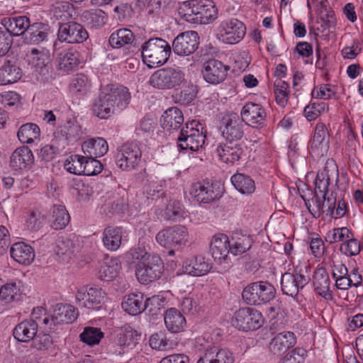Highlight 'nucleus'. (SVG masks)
I'll return each instance as SVG.
<instances>
[{
    "label": "nucleus",
    "instance_id": "13d9d810",
    "mask_svg": "<svg viewBox=\"0 0 363 363\" xmlns=\"http://www.w3.org/2000/svg\"><path fill=\"white\" fill-rule=\"evenodd\" d=\"M91 83L88 77L82 73L77 74L70 84V90L79 95L86 94L91 89Z\"/></svg>",
    "mask_w": 363,
    "mask_h": 363
},
{
    "label": "nucleus",
    "instance_id": "2f4dec72",
    "mask_svg": "<svg viewBox=\"0 0 363 363\" xmlns=\"http://www.w3.org/2000/svg\"><path fill=\"white\" fill-rule=\"evenodd\" d=\"M38 322L33 319H26L16 325L13 330V337L21 342H29L37 335Z\"/></svg>",
    "mask_w": 363,
    "mask_h": 363
},
{
    "label": "nucleus",
    "instance_id": "e433bc0d",
    "mask_svg": "<svg viewBox=\"0 0 363 363\" xmlns=\"http://www.w3.org/2000/svg\"><path fill=\"white\" fill-rule=\"evenodd\" d=\"M184 272L194 277L206 274L211 269V264L201 255L195 256L183 262Z\"/></svg>",
    "mask_w": 363,
    "mask_h": 363
},
{
    "label": "nucleus",
    "instance_id": "c756f323",
    "mask_svg": "<svg viewBox=\"0 0 363 363\" xmlns=\"http://www.w3.org/2000/svg\"><path fill=\"white\" fill-rule=\"evenodd\" d=\"M50 26L43 22L29 23V28L25 33L23 41L27 45H38L48 40Z\"/></svg>",
    "mask_w": 363,
    "mask_h": 363
},
{
    "label": "nucleus",
    "instance_id": "c03bdc74",
    "mask_svg": "<svg viewBox=\"0 0 363 363\" xmlns=\"http://www.w3.org/2000/svg\"><path fill=\"white\" fill-rule=\"evenodd\" d=\"M123 229L122 227L108 226L104 230L102 241L110 251H116L121 245Z\"/></svg>",
    "mask_w": 363,
    "mask_h": 363
},
{
    "label": "nucleus",
    "instance_id": "aec40b11",
    "mask_svg": "<svg viewBox=\"0 0 363 363\" xmlns=\"http://www.w3.org/2000/svg\"><path fill=\"white\" fill-rule=\"evenodd\" d=\"M240 116L244 123L253 128H262L266 125V110L259 104L246 103L241 110Z\"/></svg>",
    "mask_w": 363,
    "mask_h": 363
},
{
    "label": "nucleus",
    "instance_id": "052dcab7",
    "mask_svg": "<svg viewBox=\"0 0 363 363\" xmlns=\"http://www.w3.org/2000/svg\"><path fill=\"white\" fill-rule=\"evenodd\" d=\"M197 92V86L191 84L183 87L179 91L175 93L173 97L176 103L189 105L194 100Z\"/></svg>",
    "mask_w": 363,
    "mask_h": 363
},
{
    "label": "nucleus",
    "instance_id": "bf43d9fd",
    "mask_svg": "<svg viewBox=\"0 0 363 363\" xmlns=\"http://www.w3.org/2000/svg\"><path fill=\"white\" fill-rule=\"evenodd\" d=\"M44 220V215L40 209H30L28 212L25 227L30 232H36L43 227Z\"/></svg>",
    "mask_w": 363,
    "mask_h": 363
},
{
    "label": "nucleus",
    "instance_id": "9b49d317",
    "mask_svg": "<svg viewBox=\"0 0 363 363\" xmlns=\"http://www.w3.org/2000/svg\"><path fill=\"white\" fill-rule=\"evenodd\" d=\"M75 298L79 307L99 311L104 308L107 296L101 288L91 286L86 290L79 289Z\"/></svg>",
    "mask_w": 363,
    "mask_h": 363
},
{
    "label": "nucleus",
    "instance_id": "6e6552de",
    "mask_svg": "<svg viewBox=\"0 0 363 363\" xmlns=\"http://www.w3.org/2000/svg\"><path fill=\"white\" fill-rule=\"evenodd\" d=\"M264 322V319L262 313L252 307L238 309L232 318V325L243 332L256 330L263 325Z\"/></svg>",
    "mask_w": 363,
    "mask_h": 363
},
{
    "label": "nucleus",
    "instance_id": "69168bd1",
    "mask_svg": "<svg viewBox=\"0 0 363 363\" xmlns=\"http://www.w3.org/2000/svg\"><path fill=\"white\" fill-rule=\"evenodd\" d=\"M304 201L308 211L314 218H318L325 213V200L322 199L318 194H315L312 199Z\"/></svg>",
    "mask_w": 363,
    "mask_h": 363
},
{
    "label": "nucleus",
    "instance_id": "a19ab883",
    "mask_svg": "<svg viewBox=\"0 0 363 363\" xmlns=\"http://www.w3.org/2000/svg\"><path fill=\"white\" fill-rule=\"evenodd\" d=\"M82 133L80 125L75 121L69 120L57 128L54 136L56 139L62 138L67 143H73L80 138Z\"/></svg>",
    "mask_w": 363,
    "mask_h": 363
},
{
    "label": "nucleus",
    "instance_id": "3c124183",
    "mask_svg": "<svg viewBox=\"0 0 363 363\" xmlns=\"http://www.w3.org/2000/svg\"><path fill=\"white\" fill-rule=\"evenodd\" d=\"M82 18L87 26L91 29H99L107 21V15L101 9H90L84 11Z\"/></svg>",
    "mask_w": 363,
    "mask_h": 363
},
{
    "label": "nucleus",
    "instance_id": "393cba45",
    "mask_svg": "<svg viewBox=\"0 0 363 363\" xmlns=\"http://www.w3.org/2000/svg\"><path fill=\"white\" fill-rule=\"evenodd\" d=\"M296 343V337L293 332L284 331L276 335L268 345L271 353L281 355Z\"/></svg>",
    "mask_w": 363,
    "mask_h": 363
},
{
    "label": "nucleus",
    "instance_id": "a878e982",
    "mask_svg": "<svg viewBox=\"0 0 363 363\" xmlns=\"http://www.w3.org/2000/svg\"><path fill=\"white\" fill-rule=\"evenodd\" d=\"M104 88L116 110L122 111L128 107L131 95L127 87L120 84H107Z\"/></svg>",
    "mask_w": 363,
    "mask_h": 363
},
{
    "label": "nucleus",
    "instance_id": "37998d69",
    "mask_svg": "<svg viewBox=\"0 0 363 363\" xmlns=\"http://www.w3.org/2000/svg\"><path fill=\"white\" fill-rule=\"evenodd\" d=\"M50 227L55 230H62L69 224L70 216L63 205H53L50 210Z\"/></svg>",
    "mask_w": 363,
    "mask_h": 363
},
{
    "label": "nucleus",
    "instance_id": "423d86ee",
    "mask_svg": "<svg viewBox=\"0 0 363 363\" xmlns=\"http://www.w3.org/2000/svg\"><path fill=\"white\" fill-rule=\"evenodd\" d=\"M185 82V73L181 67H169L157 69L150 76L148 84L158 89H172Z\"/></svg>",
    "mask_w": 363,
    "mask_h": 363
},
{
    "label": "nucleus",
    "instance_id": "5701e85b",
    "mask_svg": "<svg viewBox=\"0 0 363 363\" xmlns=\"http://www.w3.org/2000/svg\"><path fill=\"white\" fill-rule=\"evenodd\" d=\"M219 160L226 164H234L239 161L244 155L241 144L237 143H221L216 147Z\"/></svg>",
    "mask_w": 363,
    "mask_h": 363
},
{
    "label": "nucleus",
    "instance_id": "6ab92c4d",
    "mask_svg": "<svg viewBox=\"0 0 363 363\" xmlns=\"http://www.w3.org/2000/svg\"><path fill=\"white\" fill-rule=\"evenodd\" d=\"M199 45V37L196 31L189 30L179 33L173 40L172 48L175 55L189 56L194 54Z\"/></svg>",
    "mask_w": 363,
    "mask_h": 363
},
{
    "label": "nucleus",
    "instance_id": "9d476101",
    "mask_svg": "<svg viewBox=\"0 0 363 363\" xmlns=\"http://www.w3.org/2000/svg\"><path fill=\"white\" fill-rule=\"evenodd\" d=\"M88 38L89 33L81 23L72 20L58 23L57 39L60 43L80 44Z\"/></svg>",
    "mask_w": 363,
    "mask_h": 363
},
{
    "label": "nucleus",
    "instance_id": "c9c22d12",
    "mask_svg": "<svg viewBox=\"0 0 363 363\" xmlns=\"http://www.w3.org/2000/svg\"><path fill=\"white\" fill-rule=\"evenodd\" d=\"M10 255L16 262L23 265H30L35 258L33 248L23 242L14 243L11 247Z\"/></svg>",
    "mask_w": 363,
    "mask_h": 363
},
{
    "label": "nucleus",
    "instance_id": "bb28decb",
    "mask_svg": "<svg viewBox=\"0 0 363 363\" xmlns=\"http://www.w3.org/2000/svg\"><path fill=\"white\" fill-rule=\"evenodd\" d=\"M91 111L93 114L100 119L109 118L116 111L104 87L101 89L98 97L94 100Z\"/></svg>",
    "mask_w": 363,
    "mask_h": 363
},
{
    "label": "nucleus",
    "instance_id": "1a4fd4ad",
    "mask_svg": "<svg viewBox=\"0 0 363 363\" xmlns=\"http://www.w3.org/2000/svg\"><path fill=\"white\" fill-rule=\"evenodd\" d=\"M142 157V150L137 143H125L118 148L116 155L117 166L125 171L136 169Z\"/></svg>",
    "mask_w": 363,
    "mask_h": 363
},
{
    "label": "nucleus",
    "instance_id": "2eb2a0df",
    "mask_svg": "<svg viewBox=\"0 0 363 363\" xmlns=\"http://www.w3.org/2000/svg\"><path fill=\"white\" fill-rule=\"evenodd\" d=\"M188 235L185 226L176 225L160 230L156 235V240L166 248L181 247L186 245Z\"/></svg>",
    "mask_w": 363,
    "mask_h": 363
},
{
    "label": "nucleus",
    "instance_id": "a211bd4d",
    "mask_svg": "<svg viewBox=\"0 0 363 363\" xmlns=\"http://www.w3.org/2000/svg\"><path fill=\"white\" fill-rule=\"evenodd\" d=\"M60 43L56 40L53 44L54 52H57V67L65 72H69L77 69L82 62V55L74 47H69L64 50H58Z\"/></svg>",
    "mask_w": 363,
    "mask_h": 363
},
{
    "label": "nucleus",
    "instance_id": "5fc2aeb1",
    "mask_svg": "<svg viewBox=\"0 0 363 363\" xmlns=\"http://www.w3.org/2000/svg\"><path fill=\"white\" fill-rule=\"evenodd\" d=\"M40 129L33 123H27L22 125L17 132V136L22 143H32L40 138Z\"/></svg>",
    "mask_w": 363,
    "mask_h": 363
},
{
    "label": "nucleus",
    "instance_id": "20e7f679",
    "mask_svg": "<svg viewBox=\"0 0 363 363\" xmlns=\"http://www.w3.org/2000/svg\"><path fill=\"white\" fill-rule=\"evenodd\" d=\"M277 294L273 284L267 281H257L247 284L242 290L243 301L249 306H259L269 303Z\"/></svg>",
    "mask_w": 363,
    "mask_h": 363
},
{
    "label": "nucleus",
    "instance_id": "8fccbe9b",
    "mask_svg": "<svg viewBox=\"0 0 363 363\" xmlns=\"http://www.w3.org/2000/svg\"><path fill=\"white\" fill-rule=\"evenodd\" d=\"M77 247L74 238H61L57 240L55 250L60 259L68 262L74 255Z\"/></svg>",
    "mask_w": 363,
    "mask_h": 363
},
{
    "label": "nucleus",
    "instance_id": "0e129e2a",
    "mask_svg": "<svg viewBox=\"0 0 363 363\" xmlns=\"http://www.w3.org/2000/svg\"><path fill=\"white\" fill-rule=\"evenodd\" d=\"M149 345L151 348L157 350L164 351L172 347V342L167 337V335L163 331H160L152 334L149 339Z\"/></svg>",
    "mask_w": 363,
    "mask_h": 363
},
{
    "label": "nucleus",
    "instance_id": "4468645a",
    "mask_svg": "<svg viewBox=\"0 0 363 363\" xmlns=\"http://www.w3.org/2000/svg\"><path fill=\"white\" fill-rule=\"evenodd\" d=\"M30 53L37 80L43 84L50 82L55 77L48 53L37 48H32Z\"/></svg>",
    "mask_w": 363,
    "mask_h": 363
},
{
    "label": "nucleus",
    "instance_id": "774afa93",
    "mask_svg": "<svg viewBox=\"0 0 363 363\" xmlns=\"http://www.w3.org/2000/svg\"><path fill=\"white\" fill-rule=\"evenodd\" d=\"M214 355V363H234L235 355L233 352L226 347H213L211 349Z\"/></svg>",
    "mask_w": 363,
    "mask_h": 363
},
{
    "label": "nucleus",
    "instance_id": "473e14b6",
    "mask_svg": "<svg viewBox=\"0 0 363 363\" xmlns=\"http://www.w3.org/2000/svg\"><path fill=\"white\" fill-rule=\"evenodd\" d=\"M313 284L319 296L327 301L333 299V291L330 290V279L325 268L315 269L313 276Z\"/></svg>",
    "mask_w": 363,
    "mask_h": 363
},
{
    "label": "nucleus",
    "instance_id": "de8ad7c7",
    "mask_svg": "<svg viewBox=\"0 0 363 363\" xmlns=\"http://www.w3.org/2000/svg\"><path fill=\"white\" fill-rule=\"evenodd\" d=\"M230 180L235 189L242 194L251 195L256 189L255 181L247 174L236 173L231 177Z\"/></svg>",
    "mask_w": 363,
    "mask_h": 363
},
{
    "label": "nucleus",
    "instance_id": "7ed1b4c3",
    "mask_svg": "<svg viewBox=\"0 0 363 363\" xmlns=\"http://www.w3.org/2000/svg\"><path fill=\"white\" fill-rule=\"evenodd\" d=\"M206 133L204 128L199 121H187L177 137L178 148L181 150L198 151L205 143Z\"/></svg>",
    "mask_w": 363,
    "mask_h": 363
},
{
    "label": "nucleus",
    "instance_id": "412c9836",
    "mask_svg": "<svg viewBox=\"0 0 363 363\" xmlns=\"http://www.w3.org/2000/svg\"><path fill=\"white\" fill-rule=\"evenodd\" d=\"M330 147L329 131L323 123H318L315 127L313 137L308 143V149L310 153H314L317 156L324 155L327 153Z\"/></svg>",
    "mask_w": 363,
    "mask_h": 363
},
{
    "label": "nucleus",
    "instance_id": "603ef678",
    "mask_svg": "<svg viewBox=\"0 0 363 363\" xmlns=\"http://www.w3.org/2000/svg\"><path fill=\"white\" fill-rule=\"evenodd\" d=\"M145 309L144 311L147 315L152 318H156L159 315H164L166 305V299L160 296H152L150 298H145Z\"/></svg>",
    "mask_w": 363,
    "mask_h": 363
},
{
    "label": "nucleus",
    "instance_id": "72a5a7b5",
    "mask_svg": "<svg viewBox=\"0 0 363 363\" xmlns=\"http://www.w3.org/2000/svg\"><path fill=\"white\" fill-rule=\"evenodd\" d=\"M145 296L143 293H131L124 296L121 307L129 315H138L145 309Z\"/></svg>",
    "mask_w": 363,
    "mask_h": 363
},
{
    "label": "nucleus",
    "instance_id": "e2e57ef3",
    "mask_svg": "<svg viewBox=\"0 0 363 363\" xmlns=\"http://www.w3.org/2000/svg\"><path fill=\"white\" fill-rule=\"evenodd\" d=\"M97 157H90L87 155H82L81 160L83 161L82 174L87 176L96 175L103 169V164L96 160Z\"/></svg>",
    "mask_w": 363,
    "mask_h": 363
},
{
    "label": "nucleus",
    "instance_id": "f257e3e1",
    "mask_svg": "<svg viewBox=\"0 0 363 363\" xmlns=\"http://www.w3.org/2000/svg\"><path fill=\"white\" fill-rule=\"evenodd\" d=\"M172 48L161 38H151L141 46V56L144 64L152 68L164 65L169 60Z\"/></svg>",
    "mask_w": 363,
    "mask_h": 363
},
{
    "label": "nucleus",
    "instance_id": "39448f33",
    "mask_svg": "<svg viewBox=\"0 0 363 363\" xmlns=\"http://www.w3.org/2000/svg\"><path fill=\"white\" fill-rule=\"evenodd\" d=\"M164 272V262L157 254L147 255L143 261L138 262L135 267V275L138 281L148 284L158 280Z\"/></svg>",
    "mask_w": 363,
    "mask_h": 363
},
{
    "label": "nucleus",
    "instance_id": "c85d7f7f",
    "mask_svg": "<svg viewBox=\"0 0 363 363\" xmlns=\"http://www.w3.org/2000/svg\"><path fill=\"white\" fill-rule=\"evenodd\" d=\"M22 76L23 71L17 60H6L0 67V85L14 84L19 81Z\"/></svg>",
    "mask_w": 363,
    "mask_h": 363
},
{
    "label": "nucleus",
    "instance_id": "79ce46f5",
    "mask_svg": "<svg viewBox=\"0 0 363 363\" xmlns=\"http://www.w3.org/2000/svg\"><path fill=\"white\" fill-rule=\"evenodd\" d=\"M121 268L120 262L117 258L107 257L100 265L98 278L103 281H111L117 277Z\"/></svg>",
    "mask_w": 363,
    "mask_h": 363
},
{
    "label": "nucleus",
    "instance_id": "f704fd0d",
    "mask_svg": "<svg viewBox=\"0 0 363 363\" xmlns=\"http://www.w3.org/2000/svg\"><path fill=\"white\" fill-rule=\"evenodd\" d=\"M140 335L135 330L126 329L123 333L120 334L117 343L109 346V352L116 354L124 353V347L133 348L139 340Z\"/></svg>",
    "mask_w": 363,
    "mask_h": 363
},
{
    "label": "nucleus",
    "instance_id": "f3484780",
    "mask_svg": "<svg viewBox=\"0 0 363 363\" xmlns=\"http://www.w3.org/2000/svg\"><path fill=\"white\" fill-rule=\"evenodd\" d=\"M77 315L72 306L61 304L55 308L51 315L43 318V324L45 325V330L47 331L55 332L58 325L72 323L77 319Z\"/></svg>",
    "mask_w": 363,
    "mask_h": 363
},
{
    "label": "nucleus",
    "instance_id": "0eeeda50",
    "mask_svg": "<svg viewBox=\"0 0 363 363\" xmlns=\"http://www.w3.org/2000/svg\"><path fill=\"white\" fill-rule=\"evenodd\" d=\"M245 125L238 113L228 112L222 117L218 129L226 142L237 143L245 136Z\"/></svg>",
    "mask_w": 363,
    "mask_h": 363
},
{
    "label": "nucleus",
    "instance_id": "ddd939ff",
    "mask_svg": "<svg viewBox=\"0 0 363 363\" xmlns=\"http://www.w3.org/2000/svg\"><path fill=\"white\" fill-rule=\"evenodd\" d=\"M223 193V188L216 182L202 180L191 186V194L201 203H210L219 199Z\"/></svg>",
    "mask_w": 363,
    "mask_h": 363
},
{
    "label": "nucleus",
    "instance_id": "4d7b16f0",
    "mask_svg": "<svg viewBox=\"0 0 363 363\" xmlns=\"http://www.w3.org/2000/svg\"><path fill=\"white\" fill-rule=\"evenodd\" d=\"M104 337L101 328L90 326L85 327L79 335L80 340L89 346L98 345Z\"/></svg>",
    "mask_w": 363,
    "mask_h": 363
},
{
    "label": "nucleus",
    "instance_id": "09e8293b",
    "mask_svg": "<svg viewBox=\"0 0 363 363\" xmlns=\"http://www.w3.org/2000/svg\"><path fill=\"white\" fill-rule=\"evenodd\" d=\"M128 208V200L124 196L114 197L101 207L103 212L108 217L125 214Z\"/></svg>",
    "mask_w": 363,
    "mask_h": 363
},
{
    "label": "nucleus",
    "instance_id": "49530a36",
    "mask_svg": "<svg viewBox=\"0 0 363 363\" xmlns=\"http://www.w3.org/2000/svg\"><path fill=\"white\" fill-rule=\"evenodd\" d=\"M229 242L231 253L233 255H238L246 252L251 248L253 240L250 235L237 232L233 233L231 238L229 239Z\"/></svg>",
    "mask_w": 363,
    "mask_h": 363
},
{
    "label": "nucleus",
    "instance_id": "4c0bfd02",
    "mask_svg": "<svg viewBox=\"0 0 363 363\" xmlns=\"http://www.w3.org/2000/svg\"><path fill=\"white\" fill-rule=\"evenodd\" d=\"M85 155L90 157H101L108 150L106 140L100 137L91 138L85 140L82 145Z\"/></svg>",
    "mask_w": 363,
    "mask_h": 363
},
{
    "label": "nucleus",
    "instance_id": "cd10ccee",
    "mask_svg": "<svg viewBox=\"0 0 363 363\" xmlns=\"http://www.w3.org/2000/svg\"><path fill=\"white\" fill-rule=\"evenodd\" d=\"M210 252L214 261L222 264L231 252L228 237L225 234H218L213 237L210 245Z\"/></svg>",
    "mask_w": 363,
    "mask_h": 363
},
{
    "label": "nucleus",
    "instance_id": "58836bf2",
    "mask_svg": "<svg viewBox=\"0 0 363 363\" xmlns=\"http://www.w3.org/2000/svg\"><path fill=\"white\" fill-rule=\"evenodd\" d=\"M184 123L182 111L177 107L166 110L160 118V124L163 129L168 131L178 130Z\"/></svg>",
    "mask_w": 363,
    "mask_h": 363
},
{
    "label": "nucleus",
    "instance_id": "864d4df0",
    "mask_svg": "<svg viewBox=\"0 0 363 363\" xmlns=\"http://www.w3.org/2000/svg\"><path fill=\"white\" fill-rule=\"evenodd\" d=\"M164 218L174 222H179L187 215L184 205L177 200H170L164 211Z\"/></svg>",
    "mask_w": 363,
    "mask_h": 363
},
{
    "label": "nucleus",
    "instance_id": "dca6fc26",
    "mask_svg": "<svg viewBox=\"0 0 363 363\" xmlns=\"http://www.w3.org/2000/svg\"><path fill=\"white\" fill-rule=\"evenodd\" d=\"M246 27L237 18H229L223 21L218 27V39L228 44H235L245 35Z\"/></svg>",
    "mask_w": 363,
    "mask_h": 363
},
{
    "label": "nucleus",
    "instance_id": "ea45409f",
    "mask_svg": "<svg viewBox=\"0 0 363 363\" xmlns=\"http://www.w3.org/2000/svg\"><path fill=\"white\" fill-rule=\"evenodd\" d=\"M163 316L165 326L169 332L177 333L184 330L186 322L179 310L170 308L164 311Z\"/></svg>",
    "mask_w": 363,
    "mask_h": 363
},
{
    "label": "nucleus",
    "instance_id": "338daca9",
    "mask_svg": "<svg viewBox=\"0 0 363 363\" xmlns=\"http://www.w3.org/2000/svg\"><path fill=\"white\" fill-rule=\"evenodd\" d=\"M340 251L342 254L347 257L356 256L359 254L361 251L360 244L359 241L354 238L352 232L351 235H349L348 238L341 244Z\"/></svg>",
    "mask_w": 363,
    "mask_h": 363
},
{
    "label": "nucleus",
    "instance_id": "a18cd8bd",
    "mask_svg": "<svg viewBox=\"0 0 363 363\" xmlns=\"http://www.w3.org/2000/svg\"><path fill=\"white\" fill-rule=\"evenodd\" d=\"M135 40V35L128 28H120L113 32L109 38L108 43L113 49H119L123 47L128 48Z\"/></svg>",
    "mask_w": 363,
    "mask_h": 363
},
{
    "label": "nucleus",
    "instance_id": "b1692460",
    "mask_svg": "<svg viewBox=\"0 0 363 363\" xmlns=\"http://www.w3.org/2000/svg\"><path fill=\"white\" fill-rule=\"evenodd\" d=\"M30 18L26 16H15L4 17L1 21L5 31L12 37L22 36L23 39L27 29L29 28Z\"/></svg>",
    "mask_w": 363,
    "mask_h": 363
},
{
    "label": "nucleus",
    "instance_id": "7c9ffc66",
    "mask_svg": "<svg viewBox=\"0 0 363 363\" xmlns=\"http://www.w3.org/2000/svg\"><path fill=\"white\" fill-rule=\"evenodd\" d=\"M33 162V152L26 146L17 148L10 158V167L14 171L30 169Z\"/></svg>",
    "mask_w": 363,
    "mask_h": 363
},
{
    "label": "nucleus",
    "instance_id": "4be33fe9",
    "mask_svg": "<svg viewBox=\"0 0 363 363\" xmlns=\"http://www.w3.org/2000/svg\"><path fill=\"white\" fill-rule=\"evenodd\" d=\"M228 69L229 67L221 61L212 58L203 64L202 74L206 82L218 84L225 80Z\"/></svg>",
    "mask_w": 363,
    "mask_h": 363
},
{
    "label": "nucleus",
    "instance_id": "f03ea898",
    "mask_svg": "<svg viewBox=\"0 0 363 363\" xmlns=\"http://www.w3.org/2000/svg\"><path fill=\"white\" fill-rule=\"evenodd\" d=\"M186 7L183 18L196 24H208L218 18V9L212 0H189L184 3Z\"/></svg>",
    "mask_w": 363,
    "mask_h": 363
},
{
    "label": "nucleus",
    "instance_id": "680f3d73",
    "mask_svg": "<svg viewBox=\"0 0 363 363\" xmlns=\"http://www.w3.org/2000/svg\"><path fill=\"white\" fill-rule=\"evenodd\" d=\"M276 101L280 106H284L289 100V85L285 81L277 79L274 83Z\"/></svg>",
    "mask_w": 363,
    "mask_h": 363
},
{
    "label": "nucleus",
    "instance_id": "f8f14e48",
    "mask_svg": "<svg viewBox=\"0 0 363 363\" xmlns=\"http://www.w3.org/2000/svg\"><path fill=\"white\" fill-rule=\"evenodd\" d=\"M306 271L296 267L292 272H285L281 279V288L284 294L295 298L298 291L306 286L311 279Z\"/></svg>",
    "mask_w": 363,
    "mask_h": 363
},
{
    "label": "nucleus",
    "instance_id": "6e6d98bb",
    "mask_svg": "<svg viewBox=\"0 0 363 363\" xmlns=\"http://www.w3.org/2000/svg\"><path fill=\"white\" fill-rule=\"evenodd\" d=\"M21 294V281H18V284L16 282L7 283L0 289V298L5 303L18 300Z\"/></svg>",
    "mask_w": 363,
    "mask_h": 363
}]
</instances>
